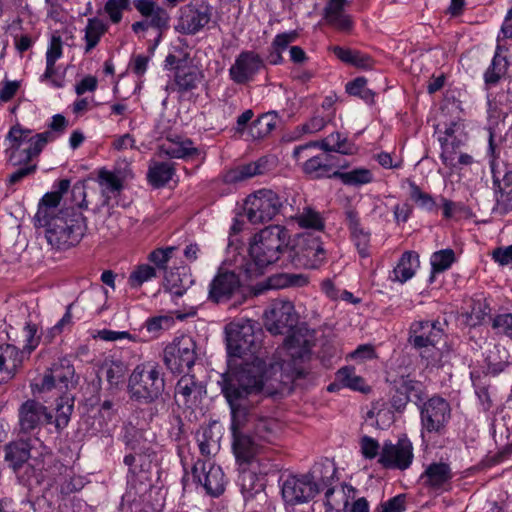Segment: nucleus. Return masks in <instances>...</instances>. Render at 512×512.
Returning a JSON list of instances; mask_svg holds the SVG:
<instances>
[{
    "label": "nucleus",
    "instance_id": "1",
    "mask_svg": "<svg viewBox=\"0 0 512 512\" xmlns=\"http://www.w3.org/2000/svg\"><path fill=\"white\" fill-rule=\"evenodd\" d=\"M72 194L83 197L77 206L63 207L54 217L36 226L45 228L46 240L56 250H67L78 245L87 231V219L82 212L83 208H87L84 187L75 185Z\"/></svg>",
    "mask_w": 512,
    "mask_h": 512
},
{
    "label": "nucleus",
    "instance_id": "2",
    "mask_svg": "<svg viewBox=\"0 0 512 512\" xmlns=\"http://www.w3.org/2000/svg\"><path fill=\"white\" fill-rule=\"evenodd\" d=\"M266 329L274 335L289 334L284 340V349L288 356L296 363L308 358L311 352V341L301 329H295L298 316L294 305L289 300L276 299L269 309L265 311Z\"/></svg>",
    "mask_w": 512,
    "mask_h": 512
},
{
    "label": "nucleus",
    "instance_id": "3",
    "mask_svg": "<svg viewBox=\"0 0 512 512\" xmlns=\"http://www.w3.org/2000/svg\"><path fill=\"white\" fill-rule=\"evenodd\" d=\"M265 373V362L259 357H253L250 362L242 358L234 368L230 367L222 374L219 385L231 410L245 406L244 401L249 395L262 391Z\"/></svg>",
    "mask_w": 512,
    "mask_h": 512
},
{
    "label": "nucleus",
    "instance_id": "4",
    "mask_svg": "<svg viewBox=\"0 0 512 512\" xmlns=\"http://www.w3.org/2000/svg\"><path fill=\"white\" fill-rule=\"evenodd\" d=\"M288 230L280 225H270L253 237L249 247L251 261L243 265L247 278L263 274V270L274 264L284 253L288 254Z\"/></svg>",
    "mask_w": 512,
    "mask_h": 512
},
{
    "label": "nucleus",
    "instance_id": "5",
    "mask_svg": "<svg viewBox=\"0 0 512 512\" xmlns=\"http://www.w3.org/2000/svg\"><path fill=\"white\" fill-rule=\"evenodd\" d=\"M335 473L332 465L319 463L305 474L287 476L281 485L283 500L289 505L309 502L321 490L331 488Z\"/></svg>",
    "mask_w": 512,
    "mask_h": 512
},
{
    "label": "nucleus",
    "instance_id": "6",
    "mask_svg": "<svg viewBox=\"0 0 512 512\" xmlns=\"http://www.w3.org/2000/svg\"><path fill=\"white\" fill-rule=\"evenodd\" d=\"M127 390L130 398L143 404L157 401L165 390L164 373L156 362L138 364L128 379Z\"/></svg>",
    "mask_w": 512,
    "mask_h": 512
},
{
    "label": "nucleus",
    "instance_id": "7",
    "mask_svg": "<svg viewBox=\"0 0 512 512\" xmlns=\"http://www.w3.org/2000/svg\"><path fill=\"white\" fill-rule=\"evenodd\" d=\"M30 129L23 128L20 124L11 127L8 140L9 148L8 165L21 166L23 162L37 158L45 145L54 139L51 131L31 135Z\"/></svg>",
    "mask_w": 512,
    "mask_h": 512
},
{
    "label": "nucleus",
    "instance_id": "8",
    "mask_svg": "<svg viewBox=\"0 0 512 512\" xmlns=\"http://www.w3.org/2000/svg\"><path fill=\"white\" fill-rule=\"evenodd\" d=\"M249 421L244 409L231 410L232 451L240 466L250 465L264 449L252 436Z\"/></svg>",
    "mask_w": 512,
    "mask_h": 512
},
{
    "label": "nucleus",
    "instance_id": "9",
    "mask_svg": "<svg viewBox=\"0 0 512 512\" xmlns=\"http://www.w3.org/2000/svg\"><path fill=\"white\" fill-rule=\"evenodd\" d=\"M73 405H63L58 403L56 407V415L53 416L47 408L35 401L27 400L19 408V425L23 433H29L37 428L40 424H54L58 432L63 430L69 423Z\"/></svg>",
    "mask_w": 512,
    "mask_h": 512
},
{
    "label": "nucleus",
    "instance_id": "10",
    "mask_svg": "<svg viewBox=\"0 0 512 512\" xmlns=\"http://www.w3.org/2000/svg\"><path fill=\"white\" fill-rule=\"evenodd\" d=\"M227 352L230 357L242 359L250 354L253 357L260 348L261 330H255L251 320L231 322L225 327Z\"/></svg>",
    "mask_w": 512,
    "mask_h": 512
},
{
    "label": "nucleus",
    "instance_id": "11",
    "mask_svg": "<svg viewBox=\"0 0 512 512\" xmlns=\"http://www.w3.org/2000/svg\"><path fill=\"white\" fill-rule=\"evenodd\" d=\"M246 298L245 288L239 275L234 271L219 268L209 283L208 301L219 305L233 300V306L236 307L244 303Z\"/></svg>",
    "mask_w": 512,
    "mask_h": 512
},
{
    "label": "nucleus",
    "instance_id": "12",
    "mask_svg": "<svg viewBox=\"0 0 512 512\" xmlns=\"http://www.w3.org/2000/svg\"><path fill=\"white\" fill-rule=\"evenodd\" d=\"M287 200L282 199L270 189H261L249 195L244 204V212L252 224L271 221L276 215L284 213Z\"/></svg>",
    "mask_w": 512,
    "mask_h": 512
},
{
    "label": "nucleus",
    "instance_id": "13",
    "mask_svg": "<svg viewBox=\"0 0 512 512\" xmlns=\"http://www.w3.org/2000/svg\"><path fill=\"white\" fill-rule=\"evenodd\" d=\"M422 436L424 433L443 435L451 419L449 402L439 395H434L419 406Z\"/></svg>",
    "mask_w": 512,
    "mask_h": 512
},
{
    "label": "nucleus",
    "instance_id": "14",
    "mask_svg": "<svg viewBox=\"0 0 512 512\" xmlns=\"http://www.w3.org/2000/svg\"><path fill=\"white\" fill-rule=\"evenodd\" d=\"M324 257V249L319 236L302 233L292 246L288 245V258L296 267L317 268Z\"/></svg>",
    "mask_w": 512,
    "mask_h": 512
},
{
    "label": "nucleus",
    "instance_id": "15",
    "mask_svg": "<svg viewBox=\"0 0 512 512\" xmlns=\"http://www.w3.org/2000/svg\"><path fill=\"white\" fill-rule=\"evenodd\" d=\"M197 358L196 343L189 336L176 338L163 351V362L173 374H181L190 370Z\"/></svg>",
    "mask_w": 512,
    "mask_h": 512
},
{
    "label": "nucleus",
    "instance_id": "16",
    "mask_svg": "<svg viewBox=\"0 0 512 512\" xmlns=\"http://www.w3.org/2000/svg\"><path fill=\"white\" fill-rule=\"evenodd\" d=\"M414 459L413 445L407 435L398 438L397 443L385 441L380 451L378 463L384 469H408Z\"/></svg>",
    "mask_w": 512,
    "mask_h": 512
},
{
    "label": "nucleus",
    "instance_id": "17",
    "mask_svg": "<svg viewBox=\"0 0 512 512\" xmlns=\"http://www.w3.org/2000/svg\"><path fill=\"white\" fill-rule=\"evenodd\" d=\"M213 8L206 2L189 3L180 8L175 29L185 35H195L211 20Z\"/></svg>",
    "mask_w": 512,
    "mask_h": 512
},
{
    "label": "nucleus",
    "instance_id": "18",
    "mask_svg": "<svg viewBox=\"0 0 512 512\" xmlns=\"http://www.w3.org/2000/svg\"><path fill=\"white\" fill-rule=\"evenodd\" d=\"M192 476L211 496H220L225 490V475L220 466L198 459L192 467Z\"/></svg>",
    "mask_w": 512,
    "mask_h": 512
},
{
    "label": "nucleus",
    "instance_id": "19",
    "mask_svg": "<svg viewBox=\"0 0 512 512\" xmlns=\"http://www.w3.org/2000/svg\"><path fill=\"white\" fill-rule=\"evenodd\" d=\"M75 370L70 360L61 358L47 370L41 379V383L35 384L39 391H49L57 388L60 393L65 392L73 386Z\"/></svg>",
    "mask_w": 512,
    "mask_h": 512
},
{
    "label": "nucleus",
    "instance_id": "20",
    "mask_svg": "<svg viewBox=\"0 0 512 512\" xmlns=\"http://www.w3.org/2000/svg\"><path fill=\"white\" fill-rule=\"evenodd\" d=\"M264 67V62L259 54L254 51H242L229 69L230 79L244 85L252 81L256 74Z\"/></svg>",
    "mask_w": 512,
    "mask_h": 512
},
{
    "label": "nucleus",
    "instance_id": "21",
    "mask_svg": "<svg viewBox=\"0 0 512 512\" xmlns=\"http://www.w3.org/2000/svg\"><path fill=\"white\" fill-rule=\"evenodd\" d=\"M155 452L145 454H126L123 462L128 467V483L132 488L137 485L146 489L150 486L149 471Z\"/></svg>",
    "mask_w": 512,
    "mask_h": 512
},
{
    "label": "nucleus",
    "instance_id": "22",
    "mask_svg": "<svg viewBox=\"0 0 512 512\" xmlns=\"http://www.w3.org/2000/svg\"><path fill=\"white\" fill-rule=\"evenodd\" d=\"M409 342L417 349L434 347L443 337L439 321H419L412 325Z\"/></svg>",
    "mask_w": 512,
    "mask_h": 512
},
{
    "label": "nucleus",
    "instance_id": "23",
    "mask_svg": "<svg viewBox=\"0 0 512 512\" xmlns=\"http://www.w3.org/2000/svg\"><path fill=\"white\" fill-rule=\"evenodd\" d=\"M133 5L143 17L149 19V26L159 31L155 43V45H157L162 37L163 31L169 28L170 16L167 10L159 6L155 0H134Z\"/></svg>",
    "mask_w": 512,
    "mask_h": 512
},
{
    "label": "nucleus",
    "instance_id": "24",
    "mask_svg": "<svg viewBox=\"0 0 512 512\" xmlns=\"http://www.w3.org/2000/svg\"><path fill=\"white\" fill-rule=\"evenodd\" d=\"M452 478V469L445 462L430 463L420 476L423 485L433 491H448Z\"/></svg>",
    "mask_w": 512,
    "mask_h": 512
},
{
    "label": "nucleus",
    "instance_id": "25",
    "mask_svg": "<svg viewBox=\"0 0 512 512\" xmlns=\"http://www.w3.org/2000/svg\"><path fill=\"white\" fill-rule=\"evenodd\" d=\"M241 408L249 415L251 434L256 441L260 442L263 448L274 443L277 437V422L269 417L257 416L247 405Z\"/></svg>",
    "mask_w": 512,
    "mask_h": 512
},
{
    "label": "nucleus",
    "instance_id": "26",
    "mask_svg": "<svg viewBox=\"0 0 512 512\" xmlns=\"http://www.w3.org/2000/svg\"><path fill=\"white\" fill-rule=\"evenodd\" d=\"M206 394V386L193 374L183 375L175 387V397H181L184 405H193L201 401Z\"/></svg>",
    "mask_w": 512,
    "mask_h": 512
},
{
    "label": "nucleus",
    "instance_id": "27",
    "mask_svg": "<svg viewBox=\"0 0 512 512\" xmlns=\"http://www.w3.org/2000/svg\"><path fill=\"white\" fill-rule=\"evenodd\" d=\"M23 363V352L12 344L0 345V384L11 380Z\"/></svg>",
    "mask_w": 512,
    "mask_h": 512
},
{
    "label": "nucleus",
    "instance_id": "28",
    "mask_svg": "<svg viewBox=\"0 0 512 512\" xmlns=\"http://www.w3.org/2000/svg\"><path fill=\"white\" fill-rule=\"evenodd\" d=\"M204 78L203 73L194 65H179L174 74L172 89L180 95L195 90Z\"/></svg>",
    "mask_w": 512,
    "mask_h": 512
},
{
    "label": "nucleus",
    "instance_id": "29",
    "mask_svg": "<svg viewBox=\"0 0 512 512\" xmlns=\"http://www.w3.org/2000/svg\"><path fill=\"white\" fill-rule=\"evenodd\" d=\"M312 146H319L325 152H337L344 155L352 154L354 150V145L350 143L346 137H342L340 133L335 132L331 133L320 142L315 141L305 145L297 146L293 151V156L298 158L303 150Z\"/></svg>",
    "mask_w": 512,
    "mask_h": 512
},
{
    "label": "nucleus",
    "instance_id": "30",
    "mask_svg": "<svg viewBox=\"0 0 512 512\" xmlns=\"http://www.w3.org/2000/svg\"><path fill=\"white\" fill-rule=\"evenodd\" d=\"M334 167L347 168L348 164H335L329 155L314 156L304 163L303 170L312 179L335 178Z\"/></svg>",
    "mask_w": 512,
    "mask_h": 512
},
{
    "label": "nucleus",
    "instance_id": "31",
    "mask_svg": "<svg viewBox=\"0 0 512 512\" xmlns=\"http://www.w3.org/2000/svg\"><path fill=\"white\" fill-rule=\"evenodd\" d=\"M175 247L157 248L149 253L148 260L152 262L157 271L165 273V286L176 296H182L185 292L184 289L177 286L175 282L167 275L168 262L172 258Z\"/></svg>",
    "mask_w": 512,
    "mask_h": 512
},
{
    "label": "nucleus",
    "instance_id": "32",
    "mask_svg": "<svg viewBox=\"0 0 512 512\" xmlns=\"http://www.w3.org/2000/svg\"><path fill=\"white\" fill-rule=\"evenodd\" d=\"M97 182L100 186L103 206H108L110 200L120 195L124 187L122 179L115 172L106 168H101L98 171Z\"/></svg>",
    "mask_w": 512,
    "mask_h": 512
},
{
    "label": "nucleus",
    "instance_id": "33",
    "mask_svg": "<svg viewBox=\"0 0 512 512\" xmlns=\"http://www.w3.org/2000/svg\"><path fill=\"white\" fill-rule=\"evenodd\" d=\"M347 0H329L324 8V18L328 24L341 31L352 28L351 18L344 13Z\"/></svg>",
    "mask_w": 512,
    "mask_h": 512
},
{
    "label": "nucleus",
    "instance_id": "34",
    "mask_svg": "<svg viewBox=\"0 0 512 512\" xmlns=\"http://www.w3.org/2000/svg\"><path fill=\"white\" fill-rule=\"evenodd\" d=\"M241 493L246 502L258 498L266 501L265 486L263 479L251 471H243L240 476Z\"/></svg>",
    "mask_w": 512,
    "mask_h": 512
},
{
    "label": "nucleus",
    "instance_id": "35",
    "mask_svg": "<svg viewBox=\"0 0 512 512\" xmlns=\"http://www.w3.org/2000/svg\"><path fill=\"white\" fill-rule=\"evenodd\" d=\"M351 237L361 257L368 256V247L370 241V233L364 231L360 225L358 213L355 210H348L345 213Z\"/></svg>",
    "mask_w": 512,
    "mask_h": 512
},
{
    "label": "nucleus",
    "instance_id": "36",
    "mask_svg": "<svg viewBox=\"0 0 512 512\" xmlns=\"http://www.w3.org/2000/svg\"><path fill=\"white\" fill-rule=\"evenodd\" d=\"M394 380L396 384L399 385L400 390L403 391L408 398H411L410 401L414 402L417 406L424 402L425 386L422 382L412 378L410 374L398 375Z\"/></svg>",
    "mask_w": 512,
    "mask_h": 512
},
{
    "label": "nucleus",
    "instance_id": "37",
    "mask_svg": "<svg viewBox=\"0 0 512 512\" xmlns=\"http://www.w3.org/2000/svg\"><path fill=\"white\" fill-rule=\"evenodd\" d=\"M175 173L174 164L170 162H155L149 167L148 181L155 188L164 187Z\"/></svg>",
    "mask_w": 512,
    "mask_h": 512
},
{
    "label": "nucleus",
    "instance_id": "38",
    "mask_svg": "<svg viewBox=\"0 0 512 512\" xmlns=\"http://www.w3.org/2000/svg\"><path fill=\"white\" fill-rule=\"evenodd\" d=\"M419 264V256L414 251H406L402 254L397 266L393 270L394 280L401 283L411 279L414 274V266Z\"/></svg>",
    "mask_w": 512,
    "mask_h": 512
},
{
    "label": "nucleus",
    "instance_id": "39",
    "mask_svg": "<svg viewBox=\"0 0 512 512\" xmlns=\"http://www.w3.org/2000/svg\"><path fill=\"white\" fill-rule=\"evenodd\" d=\"M30 458V447L25 441L12 442L6 446L5 460L14 470L20 468Z\"/></svg>",
    "mask_w": 512,
    "mask_h": 512
},
{
    "label": "nucleus",
    "instance_id": "40",
    "mask_svg": "<svg viewBox=\"0 0 512 512\" xmlns=\"http://www.w3.org/2000/svg\"><path fill=\"white\" fill-rule=\"evenodd\" d=\"M61 198L59 192H47L41 198L38 204L37 213L34 216V224L37 226L40 223L54 217L56 213L54 210L60 204Z\"/></svg>",
    "mask_w": 512,
    "mask_h": 512
},
{
    "label": "nucleus",
    "instance_id": "41",
    "mask_svg": "<svg viewBox=\"0 0 512 512\" xmlns=\"http://www.w3.org/2000/svg\"><path fill=\"white\" fill-rule=\"evenodd\" d=\"M163 152L170 158H193L200 154L198 148L193 146L191 139H184L178 142L171 141L168 145L162 146Z\"/></svg>",
    "mask_w": 512,
    "mask_h": 512
},
{
    "label": "nucleus",
    "instance_id": "42",
    "mask_svg": "<svg viewBox=\"0 0 512 512\" xmlns=\"http://www.w3.org/2000/svg\"><path fill=\"white\" fill-rule=\"evenodd\" d=\"M278 115L275 111L260 115L251 124L250 133L253 138L261 139L269 135L276 127Z\"/></svg>",
    "mask_w": 512,
    "mask_h": 512
},
{
    "label": "nucleus",
    "instance_id": "43",
    "mask_svg": "<svg viewBox=\"0 0 512 512\" xmlns=\"http://www.w3.org/2000/svg\"><path fill=\"white\" fill-rule=\"evenodd\" d=\"M124 443L129 451L127 454L137 455L155 452L140 430L132 429L127 431L124 435Z\"/></svg>",
    "mask_w": 512,
    "mask_h": 512
},
{
    "label": "nucleus",
    "instance_id": "44",
    "mask_svg": "<svg viewBox=\"0 0 512 512\" xmlns=\"http://www.w3.org/2000/svg\"><path fill=\"white\" fill-rule=\"evenodd\" d=\"M333 175L335 178L340 179L343 184L349 186H360L373 181V174L367 168H356L349 172L335 170Z\"/></svg>",
    "mask_w": 512,
    "mask_h": 512
},
{
    "label": "nucleus",
    "instance_id": "45",
    "mask_svg": "<svg viewBox=\"0 0 512 512\" xmlns=\"http://www.w3.org/2000/svg\"><path fill=\"white\" fill-rule=\"evenodd\" d=\"M308 284V278L303 274L281 273L268 279V285L273 289L286 287H303Z\"/></svg>",
    "mask_w": 512,
    "mask_h": 512
},
{
    "label": "nucleus",
    "instance_id": "46",
    "mask_svg": "<svg viewBox=\"0 0 512 512\" xmlns=\"http://www.w3.org/2000/svg\"><path fill=\"white\" fill-rule=\"evenodd\" d=\"M107 31V25L99 18L88 19L85 28V53L90 52L100 41L102 35Z\"/></svg>",
    "mask_w": 512,
    "mask_h": 512
},
{
    "label": "nucleus",
    "instance_id": "47",
    "mask_svg": "<svg viewBox=\"0 0 512 512\" xmlns=\"http://www.w3.org/2000/svg\"><path fill=\"white\" fill-rule=\"evenodd\" d=\"M268 161L265 158H260L255 162L248 163L240 166L238 169L231 172L229 175L231 181H243L256 175L264 174Z\"/></svg>",
    "mask_w": 512,
    "mask_h": 512
},
{
    "label": "nucleus",
    "instance_id": "48",
    "mask_svg": "<svg viewBox=\"0 0 512 512\" xmlns=\"http://www.w3.org/2000/svg\"><path fill=\"white\" fill-rule=\"evenodd\" d=\"M508 69V61L506 57L495 53L490 66L484 73V80L487 85H495L506 74Z\"/></svg>",
    "mask_w": 512,
    "mask_h": 512
},
{
    "label": "nucleus",
    "instance_id": "49",
    "mask_svg": "<svg viewBox=\"0 0 512 512\" xmlns=\"http://www.w3.org/2000/svg\"><path fill=\"white\" fill-rule=\"evenodd\" d=\"M346 490L348 492V494L350 493H355L356 489L352 486V485H349V484H343L342 485V491H341V494H342V506H343V509L340 508L341 506V503L339 501H336L333 499V495L335 493V489L334 488H329L328 490H326L325 492V506H326V510L325 512H345L344 509L348 506L349 504V501H348V497L347 494H346Z\"/></svg>",
    "mask_w": 512,
    "mask_h": 512
},
{
    "label": "nucleus",
    "instance_id": "50",
    "mask_svg": "<svg viewBox=\"0 0 512 512\" xmlns=\"http://www.w3.org/2000/svg\"><path fill=\"white\" fill-rule=\"evenodd\" d=\"M406 182L410 188V198L421 208L427 211H433L436 209V202L432 195L422 191V189L411 179L407 178Z\"/></svg>",
    "mask_w": 512,
    "mask_h": 512
},
{
    "label": "nucleus",
    "instance_id": "51",
    "mask_svg": "<svg viewBox=\"0 0 512 512\" xmlns=\"http://www.w3.org/2000/svg\"><path fill=\"white\" fill-rule=\"evenodd\" d=\"M174 324V317L170 314H165L148 318L144 323V328L147 332L157 337L163 331L170 329Z\"/></svg>",
    "mask_w": 512,
    "mask_h": 512
},
{
    "label": "nucleus",
    "instance_id": "52",
    "mask_svg": "<svg viewBox=\"0 0 512 512\" xmlns=\"http://www.w3.org/2000/svg\"><path fill=\"white\" fill-rule=\"evenodd\" d=\"M156 276V268L148 264H141L130 273L128 283L131 288H139L143 283L155 278Z\"/></svg>",
    "mask_w": 512,
    "mask_h": 512
},
{
    "label": "nucleus",
    "instance_id": "53",
    "mask_svg": "<svg viewBox=\"0 0 512 512\" xmlns=\"http://www.w3.org/2000/svg\"><path fill=\"white\" fill-rule=\"evenodd\" d=\"M454 250L447 248L436 251L431 256V266L435 273L444 272L455 262Z\"/></svg>",
    "mask_w": 512,
    "mask_h": 512
},
{
    "label": "nucleus",
    "instance_id": "54",
    "mask_svg": "<svg viewBox=\"0 0 512 512\" xmlns=\"http://www.w3.org/2000/svg\"><path fill=\"white\" fill-rule=\"evenodd\" d=\"M440 143L442 146V153L440 155L442 163L446 167H456V163L454 162V154L456 150L463 145L462 140L458 139L456 136L452 138H440Z\"/></svg>",
    "mask_w": 512,
    "mask_h": 512
},
{
    "label": "nucleus",
    "instance_id": "55",
    "mask_svg": "<svg viewBox=\"0 0 512 512\" xmlns=\"http://www.w3.org/2000/svg\"><path fill=\"white\" fill-rule=\"evenodd\" d=\"M337 379L345 387L364 392V379L355 374L353 367H343L337 372Z\"/></svg>",
    "mask_w": 512,
    "mask_h": 512
},
{
    "label": "nucleus",
    "instance_id": "56",
    "mask_svg": "<svg viewBox=\"0 0 512 512\" xmlns=\"http://www.w3.org/2000/svg\"><path fill=\"white\" fill-rule=\"evenodd\" d=\"M387 380L391 384V390H390V407L393 412L397 413H403L407 407V404L410 402L411 398H408V396L400 390V387L398 384H396V381L390 378H387Z\"/></svg>",
    "mask_w": 512,
    "mask_h": 512
},
{
    "label": "nucleus",
    "instance_id": "57",
    "mask_svg": "<svg viewBox=\"0 0 512 512\" xmlns=\"http://www.w3.org/2000/svg\"><path fill=\"white\" fill-rule=\"evenodd\" d=\"M300 227L321 231L324 228V222L320 214L311 208H306L304 212L297 217Z\"/></svg>",
    "mask_w": 512,
    "mask_h": 512
},
{
    "label": "nucleus",
    "instance_id": "58",
    "mask_svg": "<svg viewBox=\"0 0 512 512\" xmlns=\"http://www.w3.org/2000/svg\"><path fill=\"white\" fill-rule=\"evenodd\" d=\"M16 170L11 173L7 178L8 185H16L20 183L24 178L29 177L37 171V163H33V160H28L22 163L21 166H13Z\"/></svg>",
    "mask_w": 512,
    "mask_h": 512
},
{
    "label": "nucleus",
    "instance_id": "59",
    "mask_svg": "<svg viewBox=\"0 0 512 512\" xmlns=\"http://www.w3.org/2000/svg\"><path fill=\"white\" fill-rule=\"evenodd\" d=\"M491 326L497 334L512 339V313L498 314L490 317Z\"/></svg>",
    "mask_w": 512,
    "mask_h": 512
},
{
    "label": "nucleus",
    "instance_id": "60",
    "mask_svg": "<svg viewBox=\"0 0 512 512\" xmlns=\"http://www.w3.org/2000/svg\"><path fill=\"white\" fill-rule=\"evenodd\" d=\"M130 0H107L104 11L108 14L112 23L117 24L122 20L123 10L129 9Z\"/></svg>",
    "mask_w": 512,
    "mask_h": 512
},
{
    "label": "nucleus",
    "instance_id": "61",
    "mask_svg": "<svg viewBox=\"0 0 512 512\" xmlns=\"http://www.w3.org/2000/svg\"><path fill=\"white\" fill-rule=\"evenodd\" d=\"M103 369L105 370L106 380L111 386L118 385L125 374V366L121 361H112L110 364H106Z\"/></svg>",
    "mask_w": 512,
    "mask_h": 512
},
{
    "label": "nucleus",
    "instance_id": "62",
    "mask_svg": "<svg viewBox=\"0 0 512 512\" xmlns=\"http://www.w3.org/2000/svg\"><path fill=\"white\" fill-rule=\"evenodd\" d=\"M496 205L493 211L500 215L512 212V190L495 191Z\"/></svg>",
    "mask_w": 512,
    "mask_h": 512
},
{
    "label": "nucleus",
    "instance_id": "63",
    "mask_svg": "<svg viewBox=\"0 0 512 512\" xmlns=\"http://www.w3.org/2000/svg\"><path fill=\"white\" fill-rule=\"evenodd\" d=\"M491 171L493 175V184L495 187V191L502 190H512V171H505L502 178H500V171L497 168V165L494 164V161L491 163Z\"/></svg>",
    "mask_w": 512,
    "mask_h": 512
},
{
    "label": "nucleus",
    "instance_id": "64",
    "mask_svg": "<svg viewBox=\"0 0 512 512\" xmlns=\"http://www.w3.org/2000/svg\"><path fill=\"white\" fill-rule=\"evenodd\" d=\"M405 510V496L400 494L380 503L375 512H403Z\"/></svg>",
    "mask_w": 512,
    "mask_h": 512
}]
</instances>
